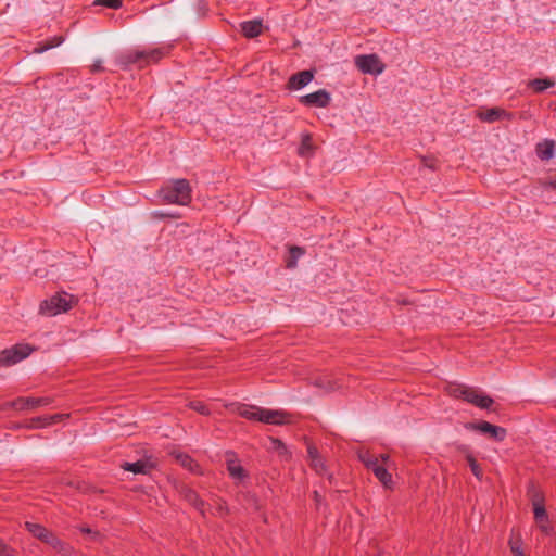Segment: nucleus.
Returning a JSON list of instances; mask_svg holds the SVG:
<instances>
[{
	"mask_svg": "<svg viewBox=\"0 0 556 556\" xmlns=\"http://www.w3.org/2000/svg\"><path fill=\"white\" fill-rule=\"evenodd\" d=\"M361 460L364 463V465L370 469L372 472H375V468H380L383 466V464L380 463V459L378 456L370 455L368 453L363 454L359 456Z\"/></svg>",
	"mask_w": 556,
	"mask_h": 556,
	"instance_id": "nucleus-26",
	"label": "nucleus"
},
{
	"mask_svg": "<svg viewBox=\"0 0 556 556\" xmlns=\"http://www.w3.org/2000/svg\"><path fill=\"white\" fill-rule=\"evenodd\" d=\"M466 460L473 473V476L478 479V480H482L483 478V471L480 467V465L478 464V462L476 460V458L472 456L471 453L469 452H466Z\"/></svg>",
	"mask_w": 556,
	"mask_h": 556,
	"instance_id": "nucleus-27",
	"label": "nucleus"
},
{
	"mask_svg": "<svg viewBox=\"0 0 556 556\" xmlns=\"http://www.w3.org/2000/svg\"><path fill=\"white\" fill-rule=\"evenodd\" d=\"M77 300L74 295L66 292H58L49 299L43 300L39 305V313L43 316H56L62 313H66L74 305Z\"/></svg>",
	"mask_w": 556,
	"mask_h": 556,
	"instance_id": "nucleus-1",
	"label": "nucleus"
},
{
	"mask_svg": "<svg viewBox=\"0 0 556 556\" xmlns=\"http://www.w3.org/2000/svg\"><path fill=\"white\" fill-rule=\"evenodd\" d=\"M477 116L479 117V119L486 123H493L503 118H511V115L508 112L500 108L480 110L477 113Z\"/></svg>",
	"mask_w": 556,
	"mask_h": 556,
	"instance_id": "nucleus-13",
	"label": "nucleus"
},
{
	"mask_svg": "<svg viewBox=\"0 0 556 556\" xmlns=\"http://www.w3.org/2000/svg\"><path fill=\"white\" fill-rule=\"evenodd\" d=\"M315 384L317 387L324 389L325 392H331V391L338 390L340 388V386L338 384L337 381L326 380V379L316 380Z\"/></svg>",
	"mask_w": 556,
	"mask_h": 556,
	"instance_id": "nucleus-32",
	"label": "nucleus"
},
{
	"mask_svg": "<svg viewBox=\"0 0 556 556\" xmlns=\"http://www.w3.org/2000/svg\"><path fill=\"white\" fill-rule=\"evenodd\" d=\"M189 407L204 416L210 415V413H211L208 407L203 402H199V401L191 402L189 404Z\"/></svg>",
	"mask_w": 556,
	"mask_h": 556,
	"instance_id": "nucleus-33",
	"label": "nucleus"
},
{
	"mask_svg": "<svg viewBox=\"0 0 556 556\" xmlns=\"http://www.w3.org/2000/svg\"><path fill=\"white\" fill-rule=\"evenodd\" d=\"M241 31L247 38H254L262 34V22L258 20L247 21L241 23Z\"/></svg>",
	"mask_w": 556,
	"mask_h": 556,
	"instance_id": "nucleus-17",
	"label": "nucleus"
},
{
	"mask_svg": "<svg viewBox=\"0 0 556 556\" xmlns=\"http://www.w3.org/2000/svg\"><path fill=\"white\" fill-rule=\"evenodd\" d=\"M258 421L270 425H285L290 422L289 415L283 410L261 408L258 414Z\"/></svg>",
	"mask_w": 556,
	"mask_h": 556,
	"instance_id": "nucleus-9",
	"label": "nucleus"
},
{
	"mask_svg": "<svg viewBox=\"0 0 556 556\" xmlns=\"http://www.w3.org/2000/svg\"><path fill=\"white\" fill-rule=\"evenodd\" d=\"M542 187L544 188H553L556 189V178L554 179H546L541 182Z\"/></svg>",
	"mask_w": 556,
	"mask_h": 556,
	"instance_id": "nucleus-38",
	"label": "nucleus"
},
{
	"mask_svg": "<svg viewBox=\"0 0 556 556\" xmlns=\"http://www.w3.org/2000/svg\"><path fill=\"white\" fill-rule=\"evenodd\" d=\"M122 468L134 473H147L150 466L147 462L138 460L135 463H124Z\"/></svg>",
	"mask_w": 556,
	"mask_h": 556,
	"instance_id": "nucleus-24",
	"label": "nucleus"
},
{
	"mask_svg": "<svg viewBox=\"0 0 556 556\" xmlns=\"http://www.w3.org/2000/svg\"><path fill=\"white\" fill-rule=\"evenodd\" d=\"M534 519L542 532L549 534L553 530L548 522L546 510L540 500L533 501Z\"/></svg>",
	"mask_w": 556,
	"mask_h": 556,
	"instance_id": "nucleus-11",
	"label": "nucleus"
},
{
	"mask_svg": "<svg viewBox=\"0 0 556 556\" xmlns=\"http://www.w3.org/2000/svg\"><path fill=\"white\" fill-rule=\"evenodd\" d=\"M355 65L364 74L379 75L384 65L376 54H365L355 58Z\"/></svg>",
	"mask_w": 556,
	"mask_h": 556,
	"instance_id": "nucleus-6",
	"label": "nucleus"
},
{
	"mask_svg": "<svg viewBox=\"0 0 556 556\" xmlns=\"http://www.w3.org/2000/svg\"><path fill=\"white\" fill-rule=\"evenodd\" d=\"M472 429L478 430L482 433L489 434L496 441H503L506 438L507 431L505 428L492 425L488 421H481L470 426Z\"/></svg>",
	"mask_w": 556,
	"mask_h": 556,
	"instance_id": "nucleus-10",
	"label": "nucleus"
},
{
	"mask_svg": "<svg viewBox=\"0 0 556 556\" xmlns=\"http://www.w3.org/2000/svg\"><path fill=\"white\" fill-rule=\"evenodd\" d=\"M64 417H65V415H63V414H54V415H51L49 417H39V418H36V419H34L31 421V426L30 427H33V428H45V427H48V426L53 425L55 422H59Z\"/></svg>",
	"mask_w": 556,
	"mask_h": 556,
	"instance_id": "nucleus-20",
	"label": "nucleus"
},
{
	"mask_svg": "<svg viewBox=\"0 0 556 556\" xmlns=\"http://www.w3.org/2000/svg\"><path fill=\"white\" fill-rule=\"evenodd\" d=\"M33 352V348L28 344H15L10 349H5L0 353V367H8L25 359Z\"/></svg>",
	"mask_w": 556,
	"mask_h": 556,
	"instance_id": "nucleus-4",
	"label": "nucleus"
},
{
	"mask_svg": "<svg viewBox=\"0 0 556 556\" xmlns=\"http://www.w3.org/2000/svg\"><path fill=\"white\" fill-rule=\"evenodd\" d=\"M379 459H380V463L383 464V466H386L388 464L390 457L387 454H382L379 456Z\"/></svg>",
	"mask_w": 556,
	"mask_h": 556,
	"instance_id": "nucleus-39",
	"label": "nucleus"
},
{
	"mask_svg": "<svg viewBox=\"0 0 556 556\" xmlns=\"http://www.w3.org/2000/svg\"><path fill=\"white\" fill-rule=\"evenodd\" d=\"M162 197L167 203L187 205L191 201V188L186 179H177L162 190Z\"/></svg>",
	"mask_w": 556,
	"mask_h": 556,
	"instance_id": "nucleus-2",
	"label": "nucleus"
},
{
	"mask_svg": "<svg viewBox=\"0 0 556 556\" xmlns=\"http://www.w3.org/2000/svg\"><path fill=\"white\" fill-rule=\"evenodd\" d=\"M162 53L159 49L150 51L132 50L121 55L119 62L123 65L139 64L140 67L149 64L150 62H156L161 59Z\"/></svg>",
	"mask_w": 556,
	"mask_h": 556,
	"instance_id": "nucleus-3",
	"label": "nucleus"
},
{
	"mask_svg": "<svg viewBox=\"0 0 556 556\" xmlns=\"http://www.w3.org/2000/svg\"><path fill=\"white\" fill-rule=\"evenodd\" d=\"M231 412L249 420H258L261 407L247 405V404H231L229 406Z\"/></svg>",
	"mask_w": 556,
	"mask_h": 556,
	"instance_id": "nucleus-15",
	"label": "nucleus"
},
{
	"mask_svg": "<svg viewBox=\"0 0 556 556\" xmlns=\"http://www.w3.org/2000/svg\"><path fill=\"white\" fill-rule=\"evenodd\" d=\"M314 500H315L316 505L319 506L321 503V496L319 495V493L317 491L314 492Z\"/></svg>",
	"mask_w": 556,
	"mask_h": 556,
	"instance_id": "nucleus-40",
	"label": "nucleus"
},
{
	"mask_svg": "<svg viewBox=\"0 0 556 556\" xmlns=\"http://www.w3.org/2000/svg\"><path fill=\"white\" fill-rule=\"evenodd\" d=\"M51 403V399L47 396L42 397H28V409H35L40 406H47Z\"/></svg>",
	"mask_w": 556,
	"mask_h": 556,
	"instance_id": "nucleus-31",
	"label": "nucleus"
},
{
	"mask_svg": "<svg viewBox=\"0 0 556 556\" xmlns=\"http://www.w3.org/2000/svg\"><path fill=\"white\" fill-rule=\"evenodd\" d=\"M535 151L541 160H551L554 156L555 142L553 140H544L542 142H539L536 144Z\"/></svg>",
	"mask_w": 556,
	"mask_h": 556,
	"instance_id": "nucleus-18",
	"label": "nucleus"
},
{
	"mask_svg": "<svg viewBox=\"0 0 556 556\" xmlns=\"http://www.w3.org/2000/svg\"><path fill=\"white\" fill-rule=\"evenodd\" d=\"M289 252H290V258L287 262V266L289 268H293L296 266L298 260L304 254V250L300 247H291Z\"/></svg>",
	"mask_w": 556,
	"mask_h": 556,
	"instance_id": "nucleus-28",
	"label": "nucleus"
},
{
	"mask_svg": "<svg viewBox=\"0 0 556 556\" xmlns=\"http://www.w3.org/2000/svg\"><path fill=\"white\" fill-rule=\"evenodd\" d=\"M529 86L534 89L535 92H542L548 88L555 86V81L551 78H536L529 83Z\"/></svg>",
	"mask_w": 556,
	"mask_h": 556,
	"instance_id": "nucleus-25",
	"label": "nucleus"
},
{
	"mask_svg": "<svg viewBox=\"0 0 556 556\" xmlns=\"http://www.w3.org/2000/svg\"><path fill=\"white\" fill-rule=\"evenodd\" d=\"M331 101L330 93L325 90L320 89L315 92L302 96L300 98V102L306 106H315V108H326L329 105Z\"/></svg>",
	"mask_w": 556,
	"mask_h": 556,
	"instance_id": "nucleus-8",
	"label": "nucleus"
},
{
	"mask_svg": "<svg viewBox=\"0 0 556 556\" xmlns=\"http://www.w3.org/2000/svg\"><path fill=\"white\" fill-rule=\"evenodd\" d=\"M455 396H462L468 403H471L480 408H489L493 404V400L484 394L479 393L477 390L468 387H458L454 390Z\"/></svg>",
	"mask_w": 556,
	"mask_h": 556,
	"instance_id": "nucleus-5",
	"label": "nucleus"
},
{
	"mask_svg": "<svg viewBox=\"0 0 556 556\" xmlns=\"http://www.w3.org/2000/svg\"><path fill=\"white\" fill-rule=\"evenodd\" d=\"M308 457L311 459L312 468L319 475L324 473L326 466L324 459L319 456L318 451L314 446H308Z\"/></svg>",
	"mask_w": 556,
	"mask_h": 556,
	"instance_id": "nucleus-19",
	"label": "nucleus"
},
{
	"mask_svg": "<svg viewBox=\"0 0 556 556\" xmlns=\"http://www.w3.org/2000/svg\"><path fill=\"white\" fill-rule=\"evenodd\" d=\"M269 448L277 452L280 456L287 457L289 455L287 446L279 439H270Z\"/></svg>",
	"mask_w": 556,
	"mask_h": 556,
	"instance_id": "nucleus-30",
	"label": "nucleus"
},
{
	"mask_svg": "<svg viewBox=\"0 0 556 556\" xmlns=\"http://www.w3.org/2000/svg\"><path fill=\"white\" fill-rule=\"evenodd\" d=\"M25 527L35 538H37L41 542L49 544L55 549H62L61 541L43 526L27 521L25 523Z\"/></svg>",
	"mask_w": 556,
	"mask_h": 556,
	"instance_id": "nucleus-7",
	"label": "nucleus"
},
{
	"mask_svg": "<svg viewBox=\"0 0 556 556\" xmlns=\"http://www.w3.org/2000/svg\"><path fill=\"white\" fill-rule=\"evenodd\" d=\"M508 545L514 556H528L523 551V543L520 534H511Z\"/></svg>",
	"mask_w": 556,
	"mask_h": 556,
	"instance_id": "nucleus-22",
	"label": "nucleus"
},
{
	"mask_svg": "<svg viewBox=\"0 0 556 556\" xmlns=\"http://www.w3.org/2000/svg\"><path fill=\"white\" fill-rule=\"evenodd\" d=\"M94 5H102L110 9H119L122 7V0H96Z\"/></svg>",
	"mask_w": 556,
	"mask_h": 556,
	"instance_id": "nucleus-34",
	"label": "nucleus"
},
{
	"mask_svg": "<svg viewBox=\"0 0 556 556\" xmlns=\"http://www.w3.org/2000/svg\"><path fill=\"white\" fill-rule=\"evenodd\" d=\"M181 493H182V496L185 497V500L188 503L193 505L200 511H203L204 502L202 500H200V497H199V495L197 494L195 491H193V490H191L189 488H184Z\"/></svg>",
	"mask_w": 556,
	"mask_h": 556,
	"instance_id": "nucleus-21",
	"label": "nucleus"
},
{
	"mask_svg": "<svg viewBox=\"0 0 556 556\" xmlns=\"http://www.w3.org/2000/svg\"><path fill=\"white\" fill-rule=\"evenodd\" d=\"M374 475L376 478L383 484L387 489L393 488V480L391 473H389L388 468L386 466H381L380 468H375Z\"/></svg>",
	"mask_w": 556,
	"mask_h": 556,
	"instance_id": "nucleus-23",
	"label": "nucleus"
},
{
	"mask_svg": "<svg viewBox=\"0 0 556 556\" xmlns=\"http://www.w3.org/2000/svg\"><path fill=\"white\" fill-rule=\"evenodd\" d=\"M61 42H62L61 37L53 38L49 43L35 48V52L42 53L51 48L58 47L59 45H61Z\"/></svg>",
	"mask_w": 556,
	"mask_h": 556,
	"instance_id": "nucleus-35",
	"label": "nucleus"
},
{
	"mask_svg": "<svg viewBox=\"0 0 556 556\" xmlns=\"http://www.w3.org/2000/svg\"><path fill=\"white\" fill-rule=\"evenodd\" d=\"M227 470L229 476L237 481H243L247 478V472L244 468L241 466L240 462L237 459L233 453L227 454Z\"/></svg>",
	"mask_w": 556,
	"mask_h": 556,
	"instance_id": "nucleus-12",
	"label": "nucleus"
},
{
	"mask_svg": "<svg viewBox=\"0 0 556 556\" xmlns=\"http://www.w3.org/2000/svg\"><path fill=\"white\" fill-rule=\"evenodd\" d=\"M174 457L176 458L177 463L188 469L189 471L193 473L202 475L203 471L201 470V467L198 463H195L194 459H192L189 455L184 453H174Z\"/></svg>",
	"mask_w": 556,
	"mask_h": 556,
	"instance_id": "nucleus-16",
	"label": "nucleus"
},
{
	"mask_svg": "<svg viewBox=\"0 0 556 556\" xmlns=\"http://www.w3.org/2000/svg\"><path fill=\"white\" fill-rule=\"evenodd\" d=\"M0 556H16L15 551L0 540Z\"/></svg>",
	"mask_w": 556,
	"mask_h": 556,
	"instance_id": "nucleus-37",
	"label": "nucleus"
},
{
	"mask_svg": "<svg viewBox=\"0 0 556 556\" xmlns=\"http://www.w3.org/2000/svg\"><path fill=\"white\" fill-rule=\"evenodd\" d=\"M314 78V73L312 71H302L289 78L288 88L291 90H299L305 86H307Z\"/></svg>",
	"mask_w": 556,
	"mask_h": 556,
	"instance_id": "nucleus-14",
	"label": "nucleus"
},
{
	"mask_svg": "<svg viewBox=\"0 0 556 556\" xmlns=\"http://www.w3.org/2000/svg\"><path fill=\"white\" fill-rule=\"evenodd\" d=\"M12 407L17 410H27L28 409V397H18L17 400L12 402Z\"/></svg>",
	"mask_w": 556,
	"mask_h": 556,
	"instance_id": "nucleus-36",
	"label": "nucleus"
},
{
	"mask_svg": "<svg viewBox=\"0 0 556 556\" xmlns=\"http://www.w3.org/2000/svg\"><path fill=\"white\" fill-rule=\"evenodd\" d=\"M312 139L309 135H304L302 138L301 146L299 147V154L301 156H307L312 153Z\"/></svg>",
	"mask_w": 556,
	"mask_h": 556,
	"instance_id": "nucleus-29",
	"label": "nucleus"
}]
</instances>
